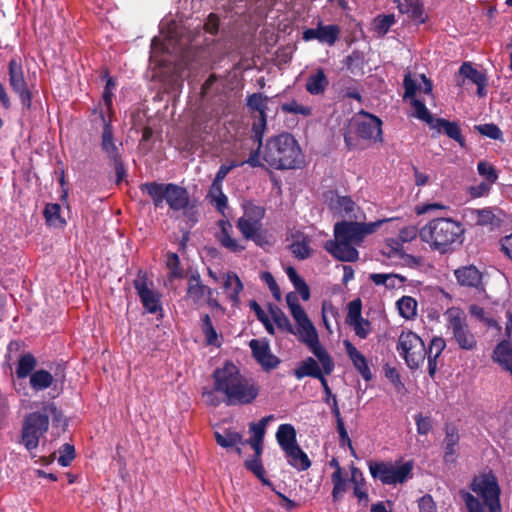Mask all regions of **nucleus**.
<instances>
[{
	"instance_id": "nucleus-1",
	"label": "nucleus",
	"mask_w": 512,
	"mask_h": 512,
	"mask_svg": "<svg viewBox=\"0 0 512 512\" xmlns=\"http://www.w3.org/2000/svg\"><path fill=\"white\" fill-rule=\"evenodd\" d=\"M213 390L204 391L203 397L208 406H247L253 404L260 393L257 382L241 373L232 362L227 361L212 374Z\"/></svg>"
},
{
	"instance_id": "nucleus-2",
	"label": "nucleus",
	"mask_w": 512,
	"mask_h": 512,
	"mask_svg": "<svg viewBox=\"0 0 512 512\" xmlns=\"http://www.w3.org/2000/svg\"><path fill=\"white\" fill-rule=\"evenodd\" d=\"M34 406L36 410L24 415L17 439V443L28 452L38 448L41 439L49 430L50 421L55 424L63 417L62 411L50 400L35 402Z\"/></svg>"
},
{
	"instance_id": "nucleus-3",
	"label": "nucleus",
	"mask_w": 512,
	"mask_h": 512,
	"mask_svg": "<svg viewBox=\"0 0 512 512\" xmlns=\"http://www.w3.org/2000/svg\"><path fill=\"white\" fill-rule=\"evenodd\" d=\"M464 233L465 228L461 222L450 217H439L428 221L419 230V237L432 251L445 254L455 244H462Z\"/></svg>"
},
{
	"instance_id": "nucleus-4",
	"label": "nucleus",
	"mask_w": 512,
	"mask_h": 512,
	"mask_svg": "<svg viewBox=\"0 0 512 512\" xmlns=\"http://www.w3.org/2000/svg\"><path fill=\"white\" fill-rule=\"evenodd\" d=\"M261 155L269 166L278 170L297 169L305 162L298 141L286 132L269 138L263 146Z\"/></svg>"
},
{
	"instance_id": "nucleus-5",
	"label": "nucleus",
	"mask_w": 512,
	"mask_h": 512,
	"mask_svg": "<svg viewBox=\"0 0 512 512\" xmlns=\"http://www.w3.org/2000/svg\"><path fill=\"white\" fill-rule=\"evenodd\" d=\"M470 489L478 496L469 492L462 493V499L468 512H501V489L498 479L492 471L480 473L475 476L470 484Z\"/></svg>"
},
{
	"instance_id": "nucleus-6",
	"label": "nucleus",
	"mask_w": 512,
	"mask_h": 512,
	"mask_svg": "<svg viewBox=\"0 0 512 512\" xmlns=\"http://www.w3.org/2000/svg\"><path fill=\"white\" fill-rule=\"evenodd\" d=\"M286 300L291 315L297 324L296 334L298 335V340L304 343L318 359L325 375H330L334 370V361L326 349L320 344L318 333L313 323L310 321L295 296L289 294Z\"/></svg>"
},
{
	"instance_id": "nucleus-7",
	"label": "nucleus",
	"mask_w": 512,
	"mask_h": 512,
	"mask_svg": "<svg viewBox=\"0 0 512 512\" xmlns=\"http://www.w3.org/2000/svg\"><path fill=\"white\" fill-rule=\"evenodd\" d=\"M140 189L149 195L156 208L161 207L166 201L171 210L183 211L193 224L197 221L196 212L190 204V195L186 188L174 183L147 182L142 184Z\"/></svg>"
},
{
	"instance_id": "nucleus-8",
	"label": "nucleus",
	"mask_w": 512,
	"mask_h": 512,
	"mask_svg": "<svg viewBox=\"0 0 512 512\" xmlns=\"http://www.w3.org/2000/svg\"><path fill=\"white\" fill-rule=\"evenodd\" d=\"M368 468L371 476L383 485H402L412 477L413 463L411 461H369Z\"/></svg>"
},
{
	"instance_id": "nucleus-9",
	"label": "nucleus",
	"mask_w": 512,
	"mask_h": 512,
	"mask_svg": "<svg viewBox=\"0 0 512 512\" xmlns=\"http://www.w3.org/2000/svg\"><path fill=\"white\" fill-rule=\"evenodd\" d=\"M447 331L460 349L472 351L477 347V339L471 332L466 314L458 307H451L444 313Z\"/></svg>"
},
{
	"instance_id": "nucleus-10",
	"label": "nucleus",
	"mask_w": 512,
	"mask_h": 512,
	"mask_svg": "<svg viewBox=\"0 0 512 512\" xmlns=\"http://www.w3.org/2000/svg\"><path fill=\"white\" fill-rule=\"evenodd\" d=\"M420 79L423 82V87L417 86V83L412 78L410 72L405 74L403 80V85L405 88L404 99H411V105L414 110L413 115L419 120L427 123L431 128L432 124H434V121L437 118H434L426 108L425 104L422 101L415 99L414 96L417 90L423 91L425 94H430L432 92V83L424 74L420 75Z\"/></svg>"
},
{
	"instance_id": "nucleus-11",
	"label": "nucleus",
	"mask_w": 512,
	"mask_h": 512,
	"mask_svg": "<svg viewBox=\"0 0 512 512\" xmlns=\"http://www.w3.org/2000/svg\"><path fill=\"white\" fill-rule=\"evenodd\" d=\"M397 351L411 369H417L426 358L423 340L411 330H403L399 335Z\"/></svg>"
},
{
	"instance_id": "nucleus-12",
	"label": "nucleus",
	"mask_w": 512,
	"mask_h": 512,
	"mask_svg": "<svg viewBox=\"0 0 512 512\" xmlns=\"http://www.w3.org/2000/svg\"><path fill=\"white\" fill-rule=\"evenodd\" d=\"M265 216V209L261 206L248 204L244 207L243 216L237 221V228L246 240H252L262 246L264 236L262 234V219Z\"/></svg>"
},
{
	"instance_id": "nucleus-13",
	"label": "nucleus",
	"mask_w": 512,
	"mask_h": 512,
	"mask_svg": "<svg viewBox=\"0 0 512 512\" xmlns=\"http://www.w3.org/2000/svg\"><path fill=\"white\" fill-rule=\"evenodd\" d=\"M383 222V220L370 223L341 221L336 223L334 226V236L340 241H345L355 246H359L363 242L364 238L367 235L374 233Z\"/></svg>"
},
{
	"instance_id": "nucleus-14",
	"label": "nucleus",
	"mask_w": 512,
	"mask_h": 512,
	"mask_svg": "<svg viewBox=\"0 0 512 512\" xmlns=\"http://www.w3.org/2000/svg\"><path fill=\"white\" fill-rule=\"evenodd\" d=\"M185 297L196 308L208 305L213 309H222L221 304L214 297V290L202 282L198 272L192 273L187 278Z\"/></svg>"
},
{
	"instance_id": "nucleus-15",
	"label": "nucleus",
	"mask_w": 512,
	"mask_h": 512,
	"mask_svg": "<svg viewBox=\"0 0 512 512\" xmlns=\"http://www.w3.org/2000/svg\"><path fill=\"white\" fill-rule=\"evenodd\" d=\"M269 98L262 93H253L246 98V106L253 113L257 112V119L252 125V140L258 149L262 147V139L267 125V103Z\"/></svg>"
},
{
	"instance_id": "nucleus-16",
	"label": "nucleus",
	"mask_w": 512,
	"mask_h": 512,
	"mask_svg": "<svg viewBox=\"0 0 512 512\" xmlns=\"http://www.w3.org/2000/svg\"><path fill=\"white\" fill-rule=\"evenodd\" d=\"M357 136L373 142H382V121L365 111H361L351 122Z\"/></svg>"
},
{
	"instance_id": "nucleus-17",
	"label": "nucleus",
	"mask_w": 512,
	"mask_h": 512,
	"mask_svg": "<svg viewBox=\"0 0 512 512\" xmlns=\"http://www.w3.org/2000/svg\"><path fill=\"white\" fill-rule=\"evenodd\" d=\"M8 75L11 89L19 96L23 107L30 109L32 105V93L25 80L22 63L19 58L14 57L9 61Z\"/></svg>"
},
{
	"instance_id": "nucleus-18",
	"label": "nucleus",
	"mask_w": 512,
	"mask_h": 512,
	"mask_svg": "<svg viewBox=\"0 0 512 512\" xmlns=\"http://www.w3.org/2000/svg\"><path fill=\"white\" fill-rule=\"evenodd\" d=\"M134 288L147 312L155 314L162 310L161 294L154 289V284L145 273H139L133 282Z\"/></svg>"
},
{
	"instance_id": "nucleus-19",
	"label": "nucleus",
	"mask_w": 512,
	"mask_h": 512,
	"mask_svg": "<svg viewBox=\"0 0 512 512\" xmlns=\"http://www.w3.org/2000/svg\"><path fill=\"white\" fill-rule=\"evenodd\" d=\"M254 359L264 370H271L278 366L279 359L271 353L268 342L264 339H252L249 342Z\"/></svg>"
},
{
	"instance_id": "nucleus-20",
	"label": "nucleus",
	"mask_w": 512,
	"mask_h": 512,
	"mask_svg": "<svg viewBox=\"0 0 512 512\" xmlns=\"http://www.w3.org/2000/svg\"><path fill=\"white\" fill-rule=\"evenodd\" d=\"M288 249L298 260H305L312 256L311 237L302 231H294L287 237Z\"/></svg>"
},
{
	"instance_id": "nucleus-21",
	"label": "nucleus",
	"mask_w": 512,
	"mask_h": 512,
	"mask_svg": "<svg viewBox=\"0 0 512 512\" xmlns=\"http://www.w3.org/2000/svg\"><path fill=\"white\" fill-rule=\"evenodd\" d=\"M221 287L226 296V299L233 307L240 305V293L244 286L236 273L229 271L221 274Z\"/></svg>"
},
{
	"instance_id": "nucleus-22",
	"label": "nucleus",
	"mask_w": 512,
	"mask_h": 512,
	"mask_svg": "<svg viewBox=\"0 0 512 512\" xmlns=\"http://www.w3.org/2000/svg\"><path fill=\"white\" fill-rule=\"evenodd\" d=\"M355 245L340 241L335 238L333 241H328L325 244V249L336 259L345 262H355L359 258V253L354 247Z\"/></svg>"
},
{
	"instance_id": "nucleus-23",
	"label": "nucleus",
	"mask_w": 512,
	"mask_h": 512,
	"mask_svg": "<svg viewBox=\"0 0 512 512\" xmlns=\"http://www.w3.org/2000/svg\"><path fill=\"white\" fill-rule=\"evenodd\" d=\"M343 345L356 371L365 381H370L373 375L366 357L349 340H345Z\"/></svg>"
},
{
	"instance_id": "nucleus-24",
	"label": "nucleus",
	"mask_w": 512,
	"mask_h": 512,
	"mask_svg": "<svg viewBox=\"0 0 512 512\" xmlns=\"http://www.w3.org/2000/svg\"><path fill=\"white\" fill-rule=\"evenodd\" d=\"M101 118L103 120V131L101 135V148L107 157L111 160H116L121 157L120 154V146L121 143L117 145L116 139L114 138L113 128L110 123V120H106L103 113H101Z\"/></svg>"
},
{
	"instance_id": "nucleus-25",
	"label": "nucleus",
	"mask_w": 512,
	"mask_h": 512,
	"mask_svg": "<svg viewBox=\"0 0 512 512\" xmlns=\"http://www.w3.org/2000/svg\"><path fill=\"white\" fill-rule=\"evenodd\" d=\"M459 285L483 290L482 273L474 265L462 266L454 271Z\"/></svg>"
},
{
	"instance_id": "nucleus-26",
	"label": "nucleus",
	"mask_w": 512,
	"mask_h": 512,
	"mask_svg": "<svg viewBox=\"0 0 512 512\" xmlns=\"http://www.w3.org/2000/svg\"><path fill=\"white\" fill-rule=\"evenodd\" d=\"M217 226L219 228V232L216 233V238L223 247L234 253L242 252L245 249V246L237 239L232 238L231 234L233 232V227L228 220H219L217 222Z\"/></svg>"
},
{
	"instance_id": "nucleus-27",
	"label": "nucleus",
	"mask_w": 512,
	"mask_h": 512,
	"mask_svg": "<svg viewBox=\"0 0 512 512\" xmlns=\"http://www.w3.org/2000/svg\"><path fill=\"white\" fill-rule=\"evenodd\" d=\"M274 420V415H268L263 417L257 423H250L249 432L251 434L247 443L255 451L258 456L262 453L263 439L266 433V427L270 421Z\"/></svg>"
},
{
	"instance_id": "nucleus-28",
	"label": "nucleus",
	"mask_w": 512,
	"mask_h": 512,
	"mask_svg": "<svg viewBox=\"0 0 512 512\" xmlns=\"http://www.w3.org/2000/svg\"><path fill=\"white\" fill-rule=\"evenodd\" d=\"M431 129L436 130L438 133H444L449 138L453 139L461 147H465V138L461 133L460 126L457 122H451L444 118H437L432 124Z\"/></svg>"
},
{
	"instance_id": "nucleus-29",
	"label": "nucleus",
	"mask_w": 512,
	"mask_h": 512,
	"mask_svg": "<svg viewBox=\"0 0 512 512\" xmlns=\"http://www.w3.org/2000/svg\"><path fill=\"white\" fill-rule=\"evenodd\" d=\"M249 164L251 167H260L262 166V163H261V158H260V149H256L254 152H252L250 154V156L248 157L247 160L245 161H231L229 162L228 164H223L220 166L218 172L216 173V176H215V181L217 182H223V180L225 179V177L228 175V173L236 168V167H239V166H242L244 164Z\"/></svg>"
},
{
	"instance_id": "nucleus-30",
	"label": "nucleus",
	"mask_w": 512,
	"mask_h": 512,
	"mask_svg": "<svg viewBox=\"0 0 512 512\" xmlns=\"http://www.w3.org/2000/svg\"><path fill=\"white\" fill-rule=\"evenodd\" d=\"M446 347V342L442 337H433L430 341L429 347L426 350L428 360V373L433 377L438 368V358L441 356Z\"/></svg>"
},
{
	"instance_id": "nucleus-31",
	"label": "nucleus",
	"mask_w": 512,
	"mask_h": 512,
	"mask_svg": "<svg viewBox=\"0 0 512 512\" xmlns=\"http://www.w3.org/2000/svg\"><path fill=\"white\" fill-rule=\"evenodd\" d=\"M324 374L323 368L321 369L318 362L312 357H307L294 369V376L297 379L313 377L319 380Z\"/></svg>"
},
{
	"instance_id": "nucleus-32",
	"label": "nucleus",
	"mask_w": 512,
	"mask_h": 512,
	"mask_svg": "<svg viewBox=\"0 0 512 512\" xmlns=\"http://www.w3.org/2000/svg\"><path fill=\"white\" fill-rule=\"evenodd\" d=\"M284 453L286 455L288 464L296 470L306 471L310 468L311 461L298 444L290 447L289 449H286Z\"/></svg>"
},
{
	"instance_id": "nucleus-33",
	"label": "nucleus",
	"mask_w": 512,
	"mask_h": 512,
	"mask_svg": "<svg viewBox=\"0 0 512 512\" xmlns=\"http://www.w3.org/2000/svg\"><path fill=\"white\" fill-rule=\"evenodd\" d=\"M55 382L54 376L45 369L35 370L29 378V385L34 392L49 389Z\"/></svg>"
},
{
	"instance_id": "nucleus-34",
	"label": "nucleus",
	"mask_w": 512,
	"mask_h": 512,
	"mask_svg": "<svg viewBox=\"0 0 512 512\" xmlns=\"http://www.w3.org/2000/svg\"><path fill=\"white\" fill-rule=\"evenodd\" d=\"M329 85L328 78L323 69L319 68L307 78L305 88L311 95H321Z\"/></svg>"
},
{
	"instance_id": "nucleus-35",
	"label": "nucleus",
	"mask_w": 512,
	"mask_h": 512,
	"mask_svg": "<svg viewBox=\"0 0 512 512\" xmlns=\"http://www.w3.org/2000/svg\"><path fill=\"white\" fill-rule=\"evenodd\" d=\"M394 2L401 13L408 14L414 21L424 23V9L419 0H394Z\"/></svg>"
},
{
	"instance_id": "nucleus-36",
	"label": "nucleus",
	"mask_w": 512,
	"mask_h": 512,
	"mask_svg": "<svg viewBox=\"0 0 512 512\" xmlns=\"http://www.w3.org/2000/svg\"><path fill=\"white\" fill-rule=\"evenodd\" d=\"M459 434L458 430L453 425H446L445 427V452H444V460L445 462H453L454 457L457 453V446L459 444Z\"/></svg>"
},
{
	"instance_id": "nucleus-37",
	"label": "nucleus",
	"mask_w": 512,
	"mask_h": 512,
	"mask_svg": "<svg viewBox=\"0 0 512 512\" xmlns=\"http://www.w3.org/2000/svg\"><path fill=\"white\" fill-rule=\"evenodd\" d=\"M276 440L283 451L297 445L296 429L292 424H281L276 432Z\"/></svg>"
},
{
	"instance_id": "nucleus-38",
	"label": "nucleus",
	"mask_w": 512,
	"mask_h": 512,
	"mask_svg": "<svg viewBox=\"0 0 512 512\" xmlns=\"http://www.w3.org/2000/svg\"><path fill=\"white\" fill-rule=\"evenodd\" d=\"M37 359L31 353L22 354L17 363L16 376L18 379H25L35 371Z\"/></svg>"
},
{
	"instance_id": "nucleus-39",
	"label": "nucleus",
	"mask_w": 512,
	"mask_h": 512,
	"mask_svg": "<svg viewBox=\"0 0 512 512\" xmlns=\"http://www.w3.org/2000/svg\"><path fill=\"white\" fill-rule=\"evenodd\" d=\"M215 440L218 445L223 448H232L236 447L237 454L241 455V448L238 447L239 444H243L242 435L235 431H225L224 434L219 432L215 433Z\"/></svg>"
},
{
	"instance_id": "nucleus-40",
	"label": "nucleus",
	"mask_w": 512,
	"mask_h": 512,
	"mask_svg": "<svg viewBox=\"0 0 512 512\" xmlns=\"http://www.w3.org/2000/svg\"><path fill=\"white\" fill-rule=\"evenodd\" d=\"M200 321L201 331L205 337L207 345L219 347L221 345V337L217 333L210 316L208 314H204L201 316Z\"/></svg>"
},
{
	"instance_id": "nucleus-41",
	"label": "nucleus",
	"mask_w": 512,
	"mask_h": 512,
	"mask_svg": "<svg viewBox=\"0 0 512 512\" xmlns=\"http://www.w3.org/2000/svg\"><path fill=\"white\" fill-rule=\"evenodd\" d=\"M318 35L321 43L334 45L340 35V27L338 25H322L318 24Z\"/></svg>"
},
{
	"instance_id": "nucleus-42",
	"label": "nucleus",
	"mask_w": 512,
	"mask_h": 512,
	"mask_svg": "<svg viewBox=\"0 0 512 512\" xmlns=\"http://www.w3.org/2000/svg\"><path fill=\"white\" fill-rule=\"evenodd\" d=\"M61 206L57 203H49L45 206L44 217L47 223L54 227H63L66 224L64 218L61 217Z\"/></svg>"
},
{
	"instance_id": "nucleus-43",
	"label": "nucleus",
	"mask_w": 512,
	"mask_h": 512,
	"mask_svg": "<svg viewBox=\"0 0 512 512\" xmlns=\"http://www.w3.org/2000/svg\"><path fill=\"white\" fill-rule=\"evenodd\" d=\"M399 314L405 319H413L417 314V301L411 296H403L397 301Z\"/></svg>"
},
{
	"instance_id": "nucleus-44",
	"label": "nucleus",
	"mask_w": 512,
	"mask_h": 512,
	"mask_svg": "<svg viewBox=\"0 0 512 512\" xmlns=\"http://www.w3.org/2000/svg\"><path fill=\"white\" fill-rule=\"evenodd\" d=\"M472 213L476 215V225L478 226H499L501 220L493 213L490 208L474 209Z\"/></svg>"
},
{
	"instance_id": "nucleus-45",
	"label": "nucleus",
	"mask_w": 512,
	"mask_h": 512,
	"mask_svg": "<svg viewBox=\"0 0 512 512\" xmlns=\"http://www.w3.org/2000/svg\"><path fill=\"white\" fill-rule=\"evenodd\" d=\"M331 481L333 484L332 498L333 501H339L347 490V480L345 479L342 472L334 471L331 475Z\"/></svg>"
},
{
	"instance_id": "nucleus-46",
	"label": "nucleus",
	"mask_w": 512,
	"mask_h": 512,
	"mask_svg": "<svg viewBox=\"0 0 512 512\" xmlns=\"http://www.w3.org/2000/svg\"><path fill=\"white\" fill-rule=\"evenodd\" d=\"M166 265L169 269L168 281L172 282L175 279H182L184 277V270L180 266V259L176 253H169L167 255Z\"/></svg>"
},
{
	"instance_id": "nucleus-47",
	"label": "nucleus",
	"mask_w": 512,
	"mask_h": 512,
	"mask_svg": "<svg viewBox=\"0 0 512 512\" xmlns=\"http://www.w3.org/2000/svg\"><path fill=\"white\" fill-rule=\"evenodd\" d=\"M281 111L287 114L302 115L304 117L312 114V108L310 106L300 104L296 100L283 103L281 105Z\"/></svg>"
},
{
	"instance_id": "nucleus-48",
	"label": "nucleus",
	"mask_w": 512,
	"mask_h": 512,
	"mask_svg": "<svg viewBox=\"0 0 512 512\" xmlns=\"http://www.w3.org/2000/svg\"><path fill=\"white\" fill-rule=\"evenodd\" d=\"M460 75L471 80L473 83L486 81V76L481 71L475 69L470 63H463L459 69Z\"/></svg>"
},
{
	"instance_id": "nucleus-49",
	"label": "nucleus",
	"mask_w": 512,
	"mask_h": 512,
	"mask_svg": "<svg viewBox=\"0 0 512 512\" xmlns=\"http://www.w3.org/2000/svg\"><path fill=\"white\" fill-rule=\"evenodd\" d=\"M395 22L396 20L393 14L380 15L374 20V29L378 34L385 35Z\"/></svg>"
},
{
	"instance_id": "nucleus-50",
	"label": "nucleus",
	"mask_w": 512,
	"mask_h": 512,
	"mask_svg": "<svg viewBox=\"0 0 512 512\" xmlns=\"http://www.w3.org/2000/svg\"><path fill=\"white\" fill-rule=\"evenodd\" d=\"M360 339H366L372 332V324L369 320L362 318L348 324Z\"/></svg>"
},
{
	"instance_id": "nucleus-51",
	"label": "nucleus",
	"mask_w": 512,
	"mask_h": 512,
	"mask_svg": "<svg viewBox=\"0 0 512 512\" xmlns=\"http://www.w3.org/2000/svg\"><path fill=\"white\" fill-rule=\"evenodd\" d=\"M245 467L247 470L251 471L258 479H260L263 483H266L265 479V469L262 465L260 456L255 453L254 458L245 461Z\"/></svg>"
},
{
	"instance_id": "nucleus-52",
	"label": "nucleus",
	"mask_w": 512,
	"mask_h": 512,
	"mask_svg": "<svg viewBox=\"0 0 512 512\" xmlns=\"http://www.w3.org/2000/svg\"><path fill=\"white\" fill-rule=\"evenodd\" d=\"M369 279L377 286H385L387 281L390 280H398L400 283L406 281L404 276L394 273H372L369 275Z\"/></svg>"
},
{
	"instance_id": "nucleus-53",
	"label": "nucleus",
	"mask_w": 512,
	"mask_h": 512,
	"mask_svg": "<svg viewBox=\"0 0 512 512\" xmlns=\"http://www.w3.org/2000/svg\"><path fill=\"white\" fill-rule=\"evenodd\" d=\"M474 129L478 131L481 135L489 137L494 140L501 139L503 136V133L500 130V128L493 123L475 125Z\"/></svg>"
},
{
	"instance_id": "nucleus-54",
	"label": "nucleus",
	"mask_w": 512,
	"mask_h": 512,
	"mask_svg": "<svg viewBox=\"0 0 512 512\" xmlns=\"http://www.w3.org/2000/svg\"><path fill=\"white\" fill-rule=\"evenodd\" d=\"M348 311L346 316V323H352L362 319V302L359 298L354 299L348 304Z\"/></svg>"
},
{
	"instance_id": "nucleus-55",
	"label": "nucleus",
	"mask_w": 512,
	"mask_h": 512,
	"mask_svg": "<svg viewBox=\"0 0 512 512\" xmlns=\"http://www.w3.org/2000/svg\"><path fill=\"white\" fill-rule=\"evenodd\" d=\"M59 454L58 463L63 467H67L75 458V448L73 445L65 443L60 448Z\"/></svg>"
},
{
	"instance_id": "nucleus-56",
	"label": "nucleus",
	"mask_w": 512,
	"mask_h": 512,
	"mask_svg": "<svg viewBox=\"0 0 512 512\" xmlns=\"http://www.w3.org/2000/svg\"><path fill=\"white\" fill-rule=\"evenodd\" d=\"M477 170H478V173L482 177H484L489 184H493L496 182L498 175L496 173V170L494 169V167L491 164H489L485 161H480L477 165Z\"/></svg>"
},
{
	"instance_id": "nucleus-57",
	"label": "nucleus",
	"mask_w": 512,
	"mask_h": 512,
	"mask_svg": "<svg viewBox=\"0 0 512 512\" xmlns=\"http://www.w3.org/2000/svg\"><path fill=\"white\" fill-rule=\"evenodd\" d=\"M357 469H354L352 472V481L354 482V489L353 494L355 497L358 498L359 501L367 500L368 494L366 491V484L363 478H361L359 481L355 477Z\"/></svg>"
},
{
	"instance_id": "nucleus-58",
	"label": "nucleus",
	"mask_w": 512,
	"mask_h": 512,
	"mask_svg": "<svg viewBox=\"0 0 512 512\" xmlns=\"http://www.w3.org/2000/svg\"><path fill=\"white\" fill-rule=\"evenodd\" d=\"M273 320L279 329L286 331L288 333H294L293 327L289 319L281 311L273 313Z\"/></svg>"
},
{
	"instance_id": "nucleus-59",
	"label": "nucleus",
	"mask_w": 512,
	"mask_h": 512,
	"mask_svg": "<svg viewBox=\"0 0 512 512\" xmlns=\"http://www.w3.org/2000/svg\"><path fill=\"white\" fill-rule=\"evenodd\" d=\"M415 422L417 426V432L419 434L427 435L432 429V420L430 417L418 415L415 417Z\"/></svg>"
},
{
	"instance_id": "nucleus-60",
	"label": "nucleus",
	"mask_w": 512,
	"mask_h": 512,
	"mask_svg": "<svg viewBox=\"0 0 512 512\" xmlns=\"http://www.w3.org/2000/svg\"><path fill=\"white\" fill-rule=\"evenodd\" d=\"M418 507L420 512H437L436 503L429 494H426L419 499Z\"/></svg>"
},
{
	"instance_id": "nucleus-61",
	"label": "nucleus",
	"mask_w": 512,
	"mask_h": 512,
	"mask_svg": "<svg viewBox=\"0 0 512 512\" xmlns=\"http://www.w3.org/2000/svg\"><path fill=\"white\" fill-rule=\"evenodd\" d=\"M337 432L339 434L341 446L347 445L350 449H353L352 442L345 428L343 419H339V421H337Z\"/></svg>"
},
{
	"instance_id": "nucleus-62",
	"label": "nucleus",
	"mask_w": 512,
	"mask_h": 512,
	"mask_svg": "<svg viewBox=\"0 0 512 512\" xmlns=\"http://www.w3.org/2000/svg\"><path fill=\"white\" fill-rule=\"evenodd\" d=\"M261 279L268 285L270 291L272 292V294L276 297V298H279L280 296V289L274 279V277L272 276V274L270 272H263L261 274Z\"/></svg>"
},
{
	"instance_id": "nucleus-63",
	"label": "nucleus",
	"mask_w": 512,
	"mask_h": 512,
	"mask_svg": "<svg viewBox=\"0 0 512 512\" xmlns=\"http://www.w3.org/2000/svg\"><path fill=\"white\" fill-rule=\"evenodd\" d=\"M419 235V231L415 226H407L400 230L399 237L403 242H409Z\"/></svg>"
},
{
	"instance_id": "nucleus-64",
	"label": "nucleus",
	"mask_w": 512,
	"mask_h": 512,
	"mask_svg": "<svg viewBox=\"0 0 512 512\" xmlns=\"http://www.w3.org/2000/svg\"><path fill=\"white\" fill-rule=\"evenodd\" d=\"M292 284L303 300H309L310 290L303 278H299L296 282H293Z\"/></svg>"
}]
</instances>
